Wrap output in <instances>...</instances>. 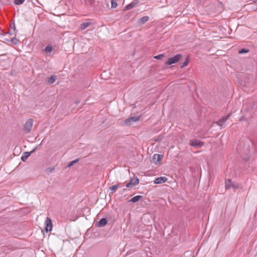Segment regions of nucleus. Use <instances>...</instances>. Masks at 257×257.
<instances>
[{"instance_id": "obj_27", "label": "nucleus", "mask_w": 257, "mask_h": 257, "mask_svg": "<svg viewBox=\"0 0 257 257\" xmlns=\"http://www.w3.org/2000/svg\"><path fill=\"white\" fill-rule=\"evenodd\" d=\"M126 187L127 188H132L134 187L133 185H132V183H130V182L129 183H128L126 185Z\"/></svg>"}, {"instance_id": "obj_20", "label": "nucleus", "mask_w": 257, "mask_h": 257, "mask_svg": "<svg viewBox=\"0 0 257 257\" xmlns=\"http://www.w3.org/2000/svg\"><path fill=\"white\" fill-rule=\"evenodd\" d=\"M130 182L132 183V185L135 186L139 183V179L136 177L134 179H132Z\"/></svg>"}, {"instance_id": "obj_22", "label": "nucleus", "mask_w": 257, "mask_h": 257, "mask_svg": "<svg viewBox=\"0 0 257 257\" xmlns=\"http://www.w3.org/2000/svg\"><path fill=\"white\" fill-rule=\"evenodd\" d=\"M79 160V159H76L71 162H70L68 165H67V167H72V166H73L75 164L77 163L78 162Z\"/></svg>"}, {"instance_id": "obj_3", "label": "nucleus", "mask_w": 257, "mask_h": 257, "mask_svg": "<svg viewBox=\"0 0 257 257\" xmlns=\"http://www.w3.org/2000/svg\"><path fill=\"white\" fill-rule=\"evenodd\" d=\"M140 118L139 116H133L128 117L123 121V125L130 126L133 124V122L138 121Z\"/></svg>"}, {"instance_id": "obj_30", "label": "nucleus", "mask_w": 257, "mask_h": 257, "mask_svg": "<svg viewBox=\"0 0 257 257\" xmlns=\"http://www.w3.org/2000/svg\"><path fill=\"white\" fill-rule=\"evenodd\" d=\"M13 26H12V28L13 29V30H15V23H13Z\"/></svg>"}, {"instance_id": "obj_13", "label": "nucleus", "mask_w": 257, "mask_h": 257, "mask_svg": "<svg viewBox=\"0 0 257 257\" xmlns=\"http://www.w3.org/2000/svg\"><path fill=\"white\" fill-rule=\"evenodd\" d=\"M150 18L149 16H144V17H143L141 18H140L139 20H138V23L140 24V25H143L145 23H146L148 21H149Z\"/></svg>"}, {"instance_id": "obj_26", "label": "nucleus", "mask_w": 257, "mask_h": 257, "mask_svg": "<svg viewBox=\"0 0 257 257\" xmlns=\"http://www.w3.org/2000/svg\"><path fill=\"white\" fill-rule=\"evenodd\" d=\"M164 57H165V54H160V55L155 56L154 58L158 59V60H161V59H163Z\"/></svg>"}, {"instance_id": "obj_11", "label": "nucleus", "mask_w": 257, "mask_h": 257, "mask_svg": "<svg viewBox=\"0 0 257 257\" xmlns=\"http://www.w3.org/2000/svg\"><path fill=\"white\" fill-rule=\"evenodd\" d=\"M162 155L155 154L153 156V161L156 164H158L161 161Z\"/></svg>"}, {"instance_id": "obj_6", "label": "nucleus", "mask_w": 257, "mask_h": 257, "mask_svg": "<svg viewBox=\"0 0 257 257\" xmlns=\"http://www.w3.org/2000/svg\"><path fill=\"white\" fill-rule=\"evenodd\" d=\"M225 188H226V189H230L231 188H237L238 187V184H234L229 179L225 180Z\"/></svg>"}, {"instance_id": "obj_23", "label": "nucleus", "mask_w": 257, "mask_h": 257, "mask_svg": "<svg viewBox=\"0 0 257 257\" xmlns=\"http://www.w3.org/2000/svg\"><path fill=\"white\" fill-rule=\"evenodd\" d=\"M54 169H55L54 167L48 168L46 169L45 172L48 175H50V174H51L53 172V171L54 170Z\"/></svg>"}, {"instance_id": "obj_24", "label": "nucleus", "mask_w": 257, "mask_h": 257, "mask_svg": "<svg viewBox=\"0 0 257 257\" xmlns=\"http://www.w3.org/2000/svg\"><path fill=\"white\" fill-rule=\"evenodd\" d=\"M111 7L112 9H114V8H116V7L117 6L116 2L114 0L111 1Z\"/></svg>"}, {"instance_id": "obj_12", "label": "nucleus", "mask_w": 257, "mask_h": 257, "mask_svg": "<svg viewBox=\"0 0 257 257\" xmlns=\"http://www.w3.org/2000/svg\"><path fill=\"white\" fill-rule=\"evenodd\" d=\"M167 181V178L165 177H158L157 178H156V179L154 180V183L156 184H162L163 183L166 182Z\"/></svg>"}, {"instance_id": "obj_25", "label": "nucleus", "mask_w": 257, "mask_h": 257, "mask_svg": "<svg viewBox=\"0 0 257 257\" xmlns=\"http://www.w3.org/2000/svg\"><path fill=\"white\" fill-rule=\"evenodd\" d=\"M25 0H14V4L16 5H22Z\"/></svg>"}, {"instance_id": "obj_2", "label": "nucleus", "mask_w": 257, "mask_h": 257, "mask_svg": "<svg viewBox=\"0 0 257 257\" xmlns=\"http://www.w3.org/2000/svg\"><path fill=\"white\" fill-rule=\"evenodd\" d=\"M33 124V120L32 118L28 119L24 125V132L26 134L30 133Z\"/></svg>"}, {"instance_id": "obj_1", "label": "nucleus", "mask_w": 257, "mask_h": 257, "mask_svg": "<svg viewBox=\"0 0 257 257\" xmlns=\"http://www.w3.org/2000/svg\"><path fill=\"white\" fill-rule=\"evenodd\" d=\"M183 57V56L181 54H178L175 55L174 57H171L168 59V61L165 63L167 65H171L173 64L177 63L180 61Z\"/></svg>"}, {"instance_id": "obj_28", "label": "nucleus", "mask_w": 257, "mask_h": 257, "mask_svg": "<svg viewBox=\"0 0 257 257\" xmlns=\"http://www.w3.org/2000/svg\"><path fill=\"white\" fill-rule=\"evenodd\" d=\"M17 41V39L16 38H12L11 40V42H13L14 44H16Z\"/></svg>"}, {"instance_id": "obj_15", "label": "nucleus", "mask_w": 257, "mask_h": 257, "mask_svg": "<svg viewBox=\"0 0 257 257\" xmlns=\"http://www.w3.org/2000/svg\"><path fill=\"white\" fill-rule=\"evenodd\" d=\"M143 198L142 196L141 195H137L134 197H133L131 200H130L128 202H132L133 203H136L137 202H138L141 198Z\"/></svg>"}, {"instance_id": "obj_18", "label": "nucleus", "mask_w": 257, "mask_h": 257, "mask_svg": "<svg viewBox=\"0 0 257 257\" xmlns=\"http://www.w3.org/2000/svg\"><path fill=\"white\" fill-rule=\"evenodd\" d=\"M53 50V47L51 45H48L46 47L44 51L45 52V53L48 55L49 54H50L51 53V52Z\"/></svg>"}, {"instance_id": "obj_17", "label": "nucleus", "mask_w": 257, "mask_h": 257, "mask_svg": "<svg viewBox=\"0 0 257 257\" xmlns=\"http://www.w3.org/2000/svg\"><path fill=\"white\" fill-rule=\"evenodd\" d=\"M56 77L55 75H52L51 77L48 78L47 83L48 84H52L56 81Z\"/></svg>"}, {"instance_id": "obj_31", "label": "nucleus", "mask_w": 257, "mask_h": 257, "mask_svg": "<svg viewBox=\"0 0 257 257\" xmlns=\"http://www.w3.org/2000/svg\"><path fill=\"white\" fill-rule=\"evenodd\" d=\"M75 103L76 104H78L79 103V101H75Z\"/></svg>"}, {"instance_id": "obj_21", "label": "nucleus", "mask_w": 257, "mask_h": 257, "mask_svg": "<svg viewBox=\"0 0 257 257\" xmlns=\"http://www.w3.org/2000/svg\"><path fill=\"white\" fill-rule=\"evenodd\" d=\"M249 52V50L246 48H242L238 51L239 54H245Z\"/></svg>"}, {"instance_id": "obj_7", "label": "nucleus", "mask_w": 257, "mask_h": 257, "mask_svg": "<svg viewBox=\"0 0 257 257\" xmlns=\"http://www.w3.org/2000/svg\"><path fill=\"white\" fill-rule=\"evenodd\" d=\"M107 223V220L106 218H102L99 221L95 223V226L98 227H102L105 226Z\"/></svg>"}, {"instance_id": "obj_10", "label": "nucleus", "mask_w": 257, "mask_h": 257, "mask_svg": "<svg viewBox=\"0 0 257 257\" xmlns=\"http://www.w3.org/2000/svg\"><path fill=\"white\" fill-rule=\"evenodd\" d=\"M231 113L228 114L226 116L223 117L220 119H219L216 123L220 126H222L224 123L228 119L229 117L230 116Z\"/></svg>"}, {"instance_id": "obj_5", "label": "nucleus", "mask_w": 257, "mask_h": 257, "mask_svg": "<svg viewBox=\"0 0 257 257\" xmlns=\"http://www.w3.org/2000/svg\"><path fill=\"white\" fill-rule=\"evenodd\" d=\"M45 230L46 232H48L51 231L52 229V222L51 219L48 217H47L45 221Z\"/></svg>"}, {"instance_id": "obj_14", "label": "nucleus", "mask_w": 257, "mask_h": 257, "mask_svg": "<svg viewBox=\"0 0 257 257\" xmlns=\"http://www.w3.org/2000/svg\"><path fill=\"white\" fill-rule=\"evenodd\" d=\"M91 23L90 22H85V23H83L81 24L80 25L79 29L80 30H84L86 28H87L88 26H89L91 25Z\"/></svg>"}, {"instance_id": "obj_16", "label": "nucleus", "mask_w": 257, "mask_h": 257, "mask_svg": "<svg viewBox=\"0 0 257 257\" xmlns=\"http://www.w3.org/2000/svg\"><path fill=\"white\" fill-rule=\"evenodd\" d=\"M119 184H116V185H113V186L110 187L109 188V190L110 191V192L109 193V195H110L111 194H112L115 191H116V190L117 189V188L119 187Z\"/></svg>"}, {"instance_id": "obj_19", "label": "nucleus", "mask_w": 257, "mask_h": 257, "mask_svg": "<svg viewBox=\"0 0 257 257\" xmlns=\"http://www.w3.org/2000/svg\"><path fill=\"white\" fill-rule=\"evenodd\" d=\"M189 59H190L189 56H187L185 59V60L184 61V62H183L182 63L180 68H182L186 66L189 63Z\"/></svg>"}, {"instance_id": "obj_4", "label": "nucleus", "mask_w": 257, "mask_h": 257, "mask_svg": "<svg viewBox=\"0 0 257 257\" xmlns=\"http://www.w3.org/2000/svg\"><path fill=\"white\" fill-rule=\"evenodd\" d=\"M204 142L195 139L190 140L189 141V145L196 148H201L204 145Z\"/></svg>"}, {"instance_id": "obj_9", "label": "nucleus", "mask_w": 257, "mask_h": 257, "mask_svg": "<svg viewBox=\"0 0 257 257\" xmlns=\"http://www.w3.org/2000/svg\"><path fill=\"white\" fill-rule=\"evenodd\" d=\"M140 3V0H134L132 3L126 5L124 8V10H129L136 7Z\"/></svg>"}, {"instance_id": "obj_8", "label": "nucleus", "mask_w": 257, "mask_h": 257, "mask_svg": "<svg viewBox=\"0 0 257 257\" xmlns=\"http://www.w3.org/2000/svg\"><path fill=\"white\" fill-rule=\"evenodd\" d=\"M37 149V148H34L32 151L30 152H25L23 153L22 156L21 157V159L23 162H25L29 157L31 156V155Z\"/></svg>"}, {"instance_id": "obj_29", "label": "nucleus", "mask_w": 257, "mask_h": 257, "mask_svg": "<svg viewBox=\"0 0 257 257\" xmlns=\"http://www.w3.org/2000/svg\"><path fill=\"white\" fill-rule=\"evenodd\" d=\"M9 33L11 35H13L14 34V30H10L9 31Z\"/></svg>"}]
</instances>
